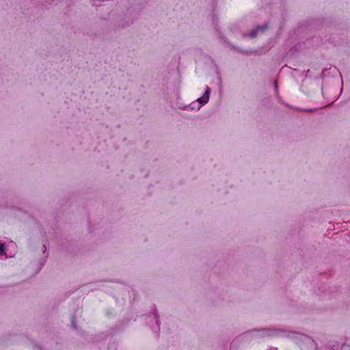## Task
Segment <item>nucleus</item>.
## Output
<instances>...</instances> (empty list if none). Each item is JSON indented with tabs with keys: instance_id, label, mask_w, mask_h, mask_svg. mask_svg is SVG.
<instances>
[{
	"instance_id": "1",
	"label": "nucleus",
	"mask_w": 350,
	"mask_h": 350,
	"mask_svg": "<svg viewBox=\"0 0 350 350\" xmlns=\"http://www.w3.org/2000/svg\"><path fill=\"white\" fill-rule=\"evenodd\" d=\"M209 94H210V88L207 87L206 90V92L204 94L203 96L200 97V98H198V101L203 105V104H205L208 102V98H209Z\"/></svg>"
},
{
	"instance_id": "2",
	"label": "nucleus",
	"mask_w": 350,
	"mask_h": 350,
	"mask_svg": "<svg viewBox=\"0 0 350 350\" xmlns=\"http://www.w3.org/2000/svg\"><path fill=\"white\" fill-rule=\"evenodd\" d=\"M265 29H266V26H262V27H258L256 30L252 31L250 33V35H251V36H252V37H254V36L256 35L257 32H258L260 29H261L262 31H263V30H265Z\"/></svg>"
},
{
	"instance_id": "3",
	"label": "nucleus",
	"mask_w": 350,
	"mask_h": 350,
	"mask_svg": "<svg viewBox=\"0 0 350 350\" xmlns=\"http://www.w3.org/2000/svg\"><path fill=\"white\" fill-rule=\"evenodd\" d=\"M5 254V247L3 245H0V254L3 255Z\"/></svg>"
}]
</instances>
